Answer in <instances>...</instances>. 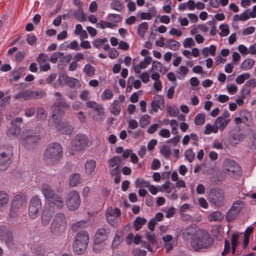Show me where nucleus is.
Returning <instances> with one entry per match:
<instances>
[{
    "mask_svg": "<svg viewBox=\"0 0 256 256\" xmlns=\"http://www.w3.org/2000/svg\"><path fill=\"white\" fill-rule=\"evenodd\" d=\"M44 94V92L41 90L36 91L31 90L32 98H42Z\"/></svg>",
    "mask_w": 256,
    "mask_h": 256,
    "instance_id": "69168bd1",
    "label": "nucleus"
},
{
    "mask_svg": "<svg viewBox=\"0 0 256 256\" xmlns=\"http://www.w3.org/2000/svg\"><path fill=\"white\" fill-rule=\"evenodd\" d=\"M250 77L249 73H244L238 76L236 78V82L238 84H242L245 80H248Z\"/></svg>",
    "mask_w": 256,
    "mask_h": 256,
    "instance_id": "de8ad7c7",
    "label": "nucleus"
},
{
    "mask_svg": "<svg viewBox=\"0 0 256 256\" xmlns=\"http://www.w3.org/2000/svg\"><path fill=\"white\" fill-rule=\"evenodd\" d=\"M109 168L120 166L122 162V158L119 156H114L108 160Z\"/></svg>",
    "mask_w": 256,
    "mask_h": 256,
    "instance_id": "ea45409f",
    "label": "nucleus"
},
{
    "mask_svg": "<svg viewBox=\"0 0 256 256\" xmlns=\"http://www.w3.org/2000/svg\"><path fill=\"white\" fill-rule=\"evenodd\" d=\"M83 72L86 74L88 76H92L95 72V68L90 64H86L84 68Z\"/></svg>",
    "mask_w": 256,
    "mask_h": 256,
    "instance_id": "3c124183",
    "label": "nucleus"
},
{
    "mask_svg": "<svg viewBox=\"0 0 256 256\" xmlns=\"http://www.w3.org/2000/svg\"><path fill=\"white\" fill-rule=\"evenodd\" d=\"M55 95L57 98L52 106L54 110L50 122L51 126L63 134H70L72 131V126L66 122H62V118L70 105L65 102L60 92H56Z\"/></svg>",
    "mask_w": 256,
    "mask_h": 256,
    "instance_id": "f257e3e1",
    "label": "nucleus"
},
{
    "mask_svg": "<svg viewBox=\"0 0 256 256\" xmlns=\"http://www.w3.org/2000/svg\"><path fill=\"white\" fill-rule=\"evenodd\" d=\"M32 252L36 256H44L46 251L44 247L42 245H37L32 248Z\"/></svg>",
    "mask_w": 256,
    "mask_h": 256,
    "instance_id": "c9c22d12",
    "label": "nucleus"
},
{
    "mask_svg": "<svg viewBox=\"0 0 256 256\" xmlns=\"http://www.w3.org/2000/svg\"><path fill=\"white\" fill-rule=\"evenodd\" d=\"M96 26L102 29H104L106 28H112L114 24L110 22H105L104 20H100L97 24Z\"/></svg>",
    "mask_w": 256,
    "mask_h": 256,
    "instance_id": "052dcab7",
    "label": "nucleus"
},
{
    "mask_svg": "<svg viewBox=\"0 0 256 256\" xmlns=\"http://www.w3.org/2000/svg\"><path fill=\"white\" fill-rule=\"evenodd\" d=\"M9 201V196L6 192L0 191V208L7 204Z\"/></svg>",
    "mask_w": 256,
    "mask_h": 256,
    "instance_id": "603ef678",
    "label": "nucleus"
},
{
    "mask_svg": "<svg viewBox=\"0 0 256 256\" xmlns=\"http://www.w3.org/2000/svg\"><path fill=\"white\" fill-rule=\"evenodd\" d=\"M226 90L228 93L230 94H234L238 90V86L234 84H230L226 86Z\"/></svg>",
    "mask_w": 256,
    "mask_h": 256,
    "instance_id": "338daca9",
    "label": "nucleus"
},
{
    "mask_svg": "<svg viewBox=\"0 0 256 256\" xmlns=\"http://www.w3.org/2000/svg\"><path fill=\"white\" fill-rule=\"evenodd\" d=\"M96 162L94 160H87L84 164L85 172L88 175H91L94 171Z\"/></svg>",
    "mask_w": 256,
    "mask_h": 256,
    "instance_id": "4be33fe9",
    "label": "nucleus"
},
{
    "mask_svg": "<svg viewBox=\"0 0 256 256\" xmlns=\"http://www.w3.org/2000/svg\"><path fill=\"white\" fill-rule=\"evenodd\" d=\"M108 238V234H106V230L104 228H101L97 230L94 238V240H96V242H101L106 240Z\"/></svg>",
    "mask_w": 256,
    "mask_h": 256,
    "instance_id": "412c9836",
    "label": "nucleus"
},
{
    "mask_svg": "<svg viewBox=\"0 0 256 256\" xmlns=\"http://www.w3.org/2000/svg\"><path fill=\"white\" fill-rule=\"evenodd\" d=\"M150 117L148 114H144L140 119V126L144 128L147 126L150 122Z\"/></svg>",
    "mask_w": 256,
    "mask_h": 256,
    "instance_id": "8fccbe9b",
    "label": "nucleus"
},
{
    "mask_svg": "<svg viewBox=\"0 0 256 256\" xmlns=\"http://www.w3.org/2000/svg\"><path fill=\"white\" fill-rule=\"evenodd\" d=\"M74 16V18L80 22H82L86 20V17L81 7H80L76 12Z\"/></svg>",
    "mask_w": 256,
    "mask_h": 256,
    "instance_id": "09e8293b",
    "label": "nucleus"
},
{
    "mask_svg": "<svg viewBox=\"0 0 256 256\" xmlns=\"http://www.w3.org/2000/svg\"><path fill=\"white\" fill-rule=\"evenodd\" d=\"M52 222H56L55 224L57 225L62 224L64 227H66V216L62 212H59L55 216Z\"/></svg>",
    "mask_w": 256,
    "mask_h": 256,
    "instance_id": "393cba45",
    "label": "nucleus"
},
{
    "mask_svg": "<svg viewBox=\"0 0 256 256\" xmlns=\"http://www.w3.org/2000/svg\"><path fill=\"white\" fill-rule=\"evenodd\" d=\"M180 45L178 42L172 38L168 40L165 42L166 48L172 50H178L180 48Z\"/></svg>",
    "mask_w": 256,
    "mask_h": 256,
    "instance_id": "cd10ccee",
    "label": "nucleus"
},
{
    "mask_svg": "<svg viewBox=\"0 0 256 256\" xmlns=\"http://www.w3.org/2000/svg\"><path fill=\"white\" fill-rule=\"evenodd\" d=\"M89 242V235L86 230H81L75 236L72 244V250L76 254H83Z\"/></svg>",
    "mask_w": 256,
    "mask_h": 256,
    "instance_id": "20e7f679",
    "label": "nucleus"
},
{
    "mask_svg": "<svg viewBox=\"0 0 256 256\" xmlns=\"http://www.w3.org/2000/svg\"><path fill=\"white\" fill-rule=\"evenodd\" d=\"M41 191L47 202L45 205L56 206L57 209H61L64 204L62 197L54 193L50 186L46 184H43L41 186Z\"/></svg>",
    "mask_w": 256,
    "mask_h": 256,
    "instance_id": "f03ea898",
    "label": "nucleus"
},
{
    "mask_svg": "<svg viewBox=\"0 0 256 256\" xmlns=\"http://www.w3.org/2000/svg\"><path fill=\"white\" fill-rule=\"evenodd\" d=\"M56 206L45 205L42 214V224L44 226H47L52 220V218L54 212L58 210Z\"/></svg>",
    "mask_w": 256,
    "mask_h": 256,
    "instance_id": "9b49d317",
    "label": "nucleus"
},
{
    "mask_svg": "<svg viewBox=\"0 0 256 256\" xmlns=\"http://www.w3.org/2000/svg\"><path fill=\"white\" fill-rule=\"evenodd\" d=\"M160 152L162 156L166 158H168L171 154V150L168 146H163L161 149Z\"/></svg>",
    "mask_w": 256,
    "mask_h": 256,
    "instance_id": "bf43d9fd",
    "label": "nucleus"
},
{
    "mask_svg": "<svg viewBox=\"0 0 256 256\" xmlns=\"http://www.w3.org/2000/svg\"><path fill=\"white\" fill-rule=\"evenodd\" d=\"M64 80L66 84L70 88H78L81 86L80 82L76 78L65 76Z\"/></svg>",
    "mask_w": 256,
    "mask_h": 256,
    "instance_id": "aec40b11",
    "label": "nucleus"
},
{
    "mask_svg": "<svg viewBox=\"0 0 256 256\" xmlns=\"http://www.w3.org/2000/svg\"><path fill=\"white\" fill-rule=\"evenodd\" d=\"M222 170L223 172L232 178H236L241 174L240 168L238 164L230 159H226L224 161Z\"/></svg>",
    "mask_w": 256,
    "mask_h": 256,
    "instance_id": "0eeeda50",
    "label": "nucleus"
},
{
    "mask_svg": "<svg viewBox=\"0 0 256 256\" xmlns=\"http://www.w3.org/2000/svg\"><path fill=\"white\" fill-rule=\"evenodd\" d=\"M156 14V8L154 6H152L148 10V12H138V16H139L141 20H150L154 17Z\"/></svg>",
    "mask_w": 256,
    "mask_h": 256,
    "instance_id": "f3484780",
    "label": "nucleus"
},
{
    "mask_svg": "<svg viewBox=\"0 0 256 256\" xmlns=\"http://www.w3.org/2000/svg\"><path fill=\"white\" fill-rule=\"evenodd\" d=\"M63 56L64 53L60 52H56L50 56V60L52 63H56V62L58 61V58L61 56Z\"/></svg>",
    "mask_w": 256,
    "mask_h": 256,
    "instance_id": "680f3d73",
    "label": "nucleus"
},
{
    "mask_svg": "<svg viewBox=\"0 0 256 256\" xmlns=\"http://www.w3.org/2000/svg\"><path fill=\"white\" fill-rule=\"evenodd\" d=\"M244 204L241 200H237L234 202L230 210H233L235 213L238 214L244 207Z\"/></svg>",
    "mask_w": 256,
    "mask_h": 256,
    "instance_id": "864d4df0",
    "label": "nucleus"
},
{
    "mask_svg": "<svg viewBox=\"0 0 256 256\" xmlns=\"http://www.w3.org/2000/svg\"><path fill=\"white\" fill-rule=\"evenodd\" d=\"M216 48L214 45L211 44L210 47H204L202 50V54L204 57H208L209 55L214 56L216 54Z\"/></svg>",
    "mask_w": 256,
    "mask_h": 256,
    "instance_id": "7c9ffc66",
    "label": "nucleus"
},
{
    "mask_svg": "<svg viewBox=\"0 0 256 256\" xmlns=\"http://www.w3.org/2000/svg\"><path fill=\"white\" fill-rule=\"evenodd\" d=\"M8 152H2L0 154V171L4 170L12 163V149Z\"/></svg>",
    "mask_w": 256,
    "mask_h": 256,
    "instance_id": "2eb2a0df",
    "label": "nucleus"
},
{
    "mask_svg": "<svg viewBox=\"0 0 256 256\" xmlns=\"http://www.w3.org/2000/svg\"><path fill=\"white\" fill-rule=\"evenodd\" d=\"M21 130L20 127L17 125H12L7 132V135L10 138L17 137Z\"/></svg>",
    "mask_w": 256,
    "mask_h": 256,
    "instance_id": "c756f323",
    "label": "nucleus"
},
{
    "mask_svg": "<svg viewBox=\"0 0 256 256\" xmlns=\"http://www.w3.org/2000/svg\"><path fill=\"white\" fill-rule=\"evenodd\" d=\"M218 132V128L215 124L214 125H211L210 124H206L204 130L206 134H210L212 133L216 134Z\"/></svg>",
    "mask_w": 256,
    "mask_h": 256,
    "instance_id": "5fc2aeb1",
    "label": "nucleus"
},
{
    "mask_svg": "<svg viewBox=\"0 0 256 256\" xmlns=\"http://www.w3.org/2000/svg\"><path fill=\"white\" fill-rule=\"evenodd\" d=\"M26 196L23 194L16 195L12 201V206L14 208L20 209L26 202Z\"/></svg>",
    "mask_w": 256,
    "mask_h": 256,
    "instance_id": "dca6fc26",
    "label": "nucleus"
},
{
    "mask_svg": "<svg viewBox=\"0 0 256 256\" xmlns=\"http://www.w3.org/2000/svg\"><path fill=\"white\" fill-rule=\"evenodd\" d=\"M121 110V106L120 102L118 100H114L112 103L111 112L114 116L120 114Z\"/></svg>",
    "mask_w": 256,
    "mask_h": 256,
    "instance_id": "58836bf2",
    "label": "nucleus"
},
{
    "mask_svg": "<svg viewBox=\"0 0 256 256\" xmlns=\"http://www.w3.org/2000/svg\"><path fill=\"white\" fill-rule=\"evenodd\" d=\"M32 133V132L28 131L26 133L23 132L21 136L22 140L24 141H26L28 144L36 142L39 139H40V138L39 136H37L36 134L33 135L31 134Z\"/></svg>",
    "mask_w": 256,
    "mask_h": 256,
    "instance_id": "6ab92c4d",
    "label": "nucleus"
},
{
    "mask_svg": "<svg viewBox=\"0 0 256 256\" xmlns=\"http://www.w3.org/2000/svg\"><path fill=\"white\" fill-rule=\"evenodd\" d=\"M205 116L202 114H197L194 118V124L196 126H201L204 123Z\"/></svg>",
    "mask_w": 256,
    "mask_h": 256,
    "instance_id": "13d9d810",
    "label": "nucleus"
},
{
    "mask_svg": "<svg viewBox=\"0 0 256 256\" xmlns=\"http://www.w3.org/2000/svg\"><path fill=\"white\" fill-rule=\"evenodd\" d=\"M224 217V214L216 210L211 212L208 216L210 222H220Z\"/></svg>",
    "mask_w": 256,
    "mask_h": 256,
    "instance_id": "a878e982",
    "label": "nucleus"
},
{
    "mask_svg": "<svg viewBox=\"0 0 256 256\" xmlns=\"http://www.w3.org/2000/svg\"><path fill=\"white\" fill-rule=\"evenodd\" d=\"M198 230H200L196 229L195 227L192 226L188 227L182 234L183 238L185 240H188L190 238L192 240Z\"/></svg>",
    "mask_w": 256,
    "mask_h": 256,
    "instance_id": "5701e85b",
    "label": "nucleus"
},
{
    "mask_svg": "<svg viewBox=\"0 0 256 256\" xmlns=\"http://www.w3.org/2000/svg\"><path fill=\"white\" fill-rule=\"evenodd\" d=\"M195 153L193 152L192 150L190 148L186 150L184 152V156L185 159L189 162H192L194 161L195 158Z\"/></svg>",
    "mask_w": 256,
    "mask_h": 256,
    "instance_id": "c03bdc74",
    "label": "nucleus"
},
{
    "mask_svg": "<svg viewBox=\"0 0 256 256\" xmlns=\"http://www.w3.org/2000/svg\"><path fill=\"white\" fill-rule=\"evenodd\" d=\"M89 144L88 138L84 134H78L71 140L68 149V152L70 155L76 154L78 151L84 150Z\"/></svg>",
    "mask_w": 256,
    "mask_h": 256,
    "instance_id": "423d86ee",
    "label": "nucleus"
},
{
    "mask_svg": "<svg viewBox=\"0 0 256 256\" xmlns=\"http://www.w3.org/2000/svg\"><path fill=\"white\" fill-rule=\"evenodd\" d=\"M88 226V222L85 220H80L74 223L72 226V230L74 232H76L80 229L86 228Z\"/></svg>",
    "mask_w": 256,
    "mask_h": 256,
    "instance_id": "2f4dec72",
    "label": "nucleus"
},
{
    "mask_svg": "<svg viewBox=\"0 0 256 256\" xmlns=\"http://www.w3.org/2000/svg\"><path fill=\"white\" fill-rule=\"evenodd\" d=\"M239 234L238 233H234L232 235L231 243H232V254L235 253L236 248L239 244Z\"/></svg>",
    "mask_w": 256,
    "mask_h": 256,
    "instance_id": "72a5a7b5",
    "label": "nucleus"
},
{
    "mask_svg": "<svg viewBox=\"0 0 256 256\" xmlns=\"http://www.w3.org/2000/svg\"><path fill=\"white\" fill-rule=\"evenodd\" d=\"M148 28V25L147 22H144L140 24L138 28V33L139 36L141 37L144 36Z\"/></svg>",
    "mask_w": 256,
    "mask_h": 256,
    "instance_id": "4c0bfd02",
    "label": "nucleus"
},
{
    "mask_svg": "<svg viewBox=\"0 0 256 256\" xmlns=\"http://www.w3.org/2000/svg\"><path fill=\"white\" fill-rule=\"evenodd\" d=\"M48 59V55L45 53H40L37 58V62L38 64H41L46 62Z\"/></svg>",
    "mask_w": 256,
    "mask_h": 256,
    "instance_id": "0e129e2a",
    "label": "nucleus"
},
{
    "mask_svg": "<svg viewBox=\"0 0 256 256\" xmlns=\"http://www.w3.org/2000/svg\"><path fill=\"white\" fill-rule=\"evenodd\" d=\"M146 222L144 218L138 217L134 222V228L136 230H138Z\"/></svg>",
    "mask_w": 256,
    "mask_h": 256,
    "instance_id": "79ce46f5",
    "label": "nucleus"
},
{
    "mask_svg": "<svg viewBox=\"0 0 256 256\" xmlns=\"http://www.w3.org/2000/svg\"><path fill=\"white\" fill-rule=\"evenodd\" d=\"M80 203V197L76 191H72L68 192L66 199V204L68 210H77Z\"/></svg>",
    "mask_w": 256,
    "mask_h": 256,
    "instance_id": "1a4fd4ad",
    "label": "nucleus"
},
{
    "mask_svg": "<svg viewBox=\"0 0 256 256\" xmlns=\"http://www.w3.org/2000/svg\"><path fill=\"white\" fill-rule=\"evenodd\" d=\"M42 206L41 200L38 196H35L31 198L28 207V215L31 219H35L38 216Z\"/></svg>",
    "mask_w": 256,
    "mask_h": 256,
    "instance_id": "6e6552de",
    "label": "nucleus"
},
{
    "mask_svg": "<svg viewBox=\"0 0 256 256\" xmlns=\"http://www.w3.org/2000/svg\"><path fill=\"white\" fill-rule=\"evenodd\" d=\"M0 238L8 247L13 246V239L10 227L6 225L0 226Z\"/></svg>",
    "mask_w": 256,
    "mask_h": 256,
    "instance_id": "ddd939ff",
    "label": "nucleus"
},
{
    "mask_svg": "<svg viewBox=\"0 0 256 256\" xmlns=\"http://www.w3.org/2000/svg\"><path fill=\"white\" fill-rule=\"evenodd\" d=\"M208 198L210 200L217 206H220L224 204V194L220 190L212 189L210 190Z\"/></svg>",
    "mask_w": 256,
    "mask_h": 256,
    "instance_id": "f8f14e48",
    "label": "nucleus"
},
{
    "mask_svg": "<svg viewBox=\"0 0 256 256\" xmlns=\"http://www.w3.org/2000/svg\"><path fill=\"white\" fill-rule=\"evenodd\" d=\"M47 117V114L45 110L42 107H38L36 111V118L38 120H44Z\"/></svg>",
    "mask_w": 256,
    "mask_h": 256,
    "instance_id": "49530a36",
    "label": "nucleus"
},
{
    "mask_svg": "<svg viewBox=\"0 0 256 256\" xmlns=\"http://www.w3.org/2000/svg\"><path fill=\"white\" fill-rule=\"evenodd\" d=\"M244 138V135L241 133H234L231 134L230 141L232 144H238Z\"/></svg>",
    "mask_w": 256,
    "mask_h": 256,
    "instance_id": "473e14b6",
    "label": "nucleus"
},
{
    "mask_svg": "<svg viewBox=\"0 0 256 256\" xmlns=\"http://www.w3.org/2000/svg\"><path fill=\"white\" fill-rule=\"evenodd\" d=\"M80 175L77 173L74 174L70 176V186L72 187L76 186L80 182Z\"/></svg>",
    "mask_w": 256,
    "mask_h": 256,
    "instance_id": "f704fd0d",
    "label": "nucleus"
},
{
    "mask_svg": "<svg viewBox=\"0 0 256 256\" xmlns=\"http://www.w3.org/2000/svg\"><path fill=\"white\" fill-rule=\"evenodd\" d=\"M167 115L172 117H176L179 114L178 108L174 106H170L167 108Z\"/></svg>",
    "mask_w": 256,
    "mask_h": 256,
    "instance_id": "37998d69",
    "label": "nucleus"
},
{
    "mask_svg": "<svg viewBox=\"0 0 256 256\" xmlns=\"http://www.w3.org/2000/svg\"><path fill=\"white\" fill-rule=\"evenodd\" d=\"M188 72V68L184 66H181L179 69L176 71V74H178V78L180 80L184 78Z\"/></svg>",
    "mask_w": 256,
    "mask_h": 256,
    "instance_id": "a18cd8bd",
    "label": "nucleus"
},
{
    "mask_svg": "<svg viewBox=\"0 0 256 256\" xmlns=\"http://www.w3.org/2000/svg\"><path fill=\"white\" fill-rule=\"evenodd\" d=\"M194 44V42L192 38H186L183 43L184 46L185 48H190Z\"/></svg>",
    "mask_w": 256,
    "mask_h": 256,
    "instance_id": "774afa93",
    "label": "nucleus"
},
{
    "mask_svg": "<svg viewBox=\"0 0 256 256\" xmlns=\"http://www.w3.org/2000/svg\"><path fill=\"white\" fill-rule=\"evenodd\" d=\"M220 36L222 37H224L228 36L230 33L229 27L228 24H222L220 26Z\"/></svg>",
    "mask_w": 256,
    "mask_h": 256,
    "instance_id": "4d7b16f0",
    "label": "nucleus"
},
{
    "mask_svg": "<svg viewBox=\"0 0 256 256\" xmlns=\"http://www.w3.org/2000/svg\"><path fill=\"white\" fill-rule=\"evenodd\" d=\"M55 224L56 222H52L50 228V232L52 236H60L65 231L66 228L64 227L62 224L57 225Z\"/></svg>",
    "mask_w": 256,
    "mask_h": 256,
    "instance_id": "a211bd4d",
    "label": "nucleus"
},
{
    "mask_svg": "<svg viewBox=\"0 0 256 256\" xmlns=\"http://www.w3.org/2000/svg\"><path fill=\"white\" fill-rule=\"evenodd\" d=\"M230 122V120H225L221 117H218L214 122L218 130L222 131Z\"/></svg>",
    "mask_w": 256,
    "mask_h": 256,
    "instance_id": "c85d7f7f",
    "label": "nucleus"
},
{
    "mask_svg": "<svg viewBox=\"0 0 256 256\" xmlns=\"http://www.w3.org/2000/svg\"><path fill=\"white\" fill-rule=\"evenodd\" d=\"M147 67V65L144 63V62L142 60L140 61L139 64L135 66H134V70L136 74H139L141 70L142 69H144Z\"/></svg>",
    "mask_w": 256,
    "mask_h": 256,
    "instance_id": "e2e57ef3",
    "label": "nucleus"
},
{
    "mask_svg": "<svg viewBox=\"0 0 256 256\" xmlns=\"http://www.w3.org/2000/svg\"><path fill=\"white\" fill-rule=\"evenodd\" d=\"M254 64V60L252 58H246L240 66V68L242 70H248L251 69Z\"/></svg>",
    "mask_w": 256,
    "mask_h": 256,
    "instance_id": "bb28decb",
    "label": "nucleus"
},
{
    "mask_svg": "<svg viewBox=\"0 0 256 256\" xmlns=\"http://www.w3.org/2000/svg\"><path fill=\"white\" fill-rule=\"evenodd\" d=\"M239 114L243 121V123L247 126H250L252 124V119L249 112L244 110H241Z\"/></svg>",
    "mask_w": 256,
    "mask_h": 256,
    "instance_id": "b1692460",
    "label": "nucleus"
},
{
    "mask_svg": "<svg viewBox=\"0 0 256 256\" xmlns=\"http://www.w3.org/2000/svg\"><path fill=\"white\" fill-rule=\"evenodd\" d=\"M110 6L112 9L118 12H120L122 10V4L118 0H112Z\"/></svg>",
    "mask_w": 256,
    "mask_h": 256,
    "instance_id": "6e6d98bb",
    "label": "nucleus"
},
{
    "mask_svg": "<svg viewBox=\"0 0 256 256\" xmlns=\"http://www.w3.org/2000/svg\"><path fill=\"white\" fill-rule=\"evenodd\" d=\"M120 210L118 208L114 209L112 207H109L106 211V216L108 222L114 228L117 227V218L120 215Z\"/></svg>",
    "mask_w": 256,
    "mask_h": 256,
    "instance_id": "9d476101",
    "label": "nucleus"
},
{
    "mask_svg": "<svg viewBox=\"0 0 256 256\" xmlns=\"http://www.w3.org/2000/svg\"><path fill=\"white\" fill-rule=\"evenodd\" d=\"M123 238L124 236L122 232H117L116 233V236L113 240L112 246L113 248H116L122 241Z\"/></svg>",
    "mask_w": 256,
    "mask_h": 256,
    "instance_id": "a19ab883",
    "label": "nucleus"
},
{
    "mask_svg": "<svg viewBox=\"0 0 256 256\" xmlns=\"http://www.w3.org/2000/svg\"><path fill=\"white\" fill-rule=\"evenodd\" d=\"M164 106L165 103L164 96L160 94L156 95L151 102L152 111L156 113L158 112L159 109L162 110Z\"/></svg>",
    "mask_w": 256,
    "mask_h": 256,
    "instance_id": "4468645a",
    "label": "nucleus"
},
{
    "mask_svg": "<svg viewBox=\"0 0 256 256\" xmlns=\"http://www.w3.org/2000/svg\"><path fill=\"white\" fill-rule=\"evenodd\" d=\"M213 240L208 232L204 230H198L191 240L192 246L195 250L206 248L212 244Z\"/></svg>",
    "mask_w": 256,
    "mask_h": 256,
    "instance_id": "7ed1b4c3",
    "label": "nucleus"
},
{
    "mask_svg": "<svg viewBox=\"0 0 256 256\" xmlns=\"http://www.w3.org/2000/svg\"><path fill=\"white\" fill-rule=\"evenodd\" d=\"M113 96L114 93L112 90L110 88H106L102 94L101 100L102 101L110 100L112 98Z\"/></svg>",
    "mask_w": 256,
    "mask_h": 256,
    "instance_id": "e433bc0d",
    "label": "nucleus"
},
{
    "mask_svg": "<svg viewBox=\"0 0 256 256\" xmlns=\"http://www.w3.org/2000/svg\"><path fill=\"white\" fill-rule=\"evenodd\" d=\"M44 155V157L52 162H56L63 156L62 148L58 143H50L47 146Z\"/></svg>",
    "mask_w": 256,
    "mask_h": 256,
    "instance_id": "39448f33",
    "label": "nucleus"
}]
</instances>
